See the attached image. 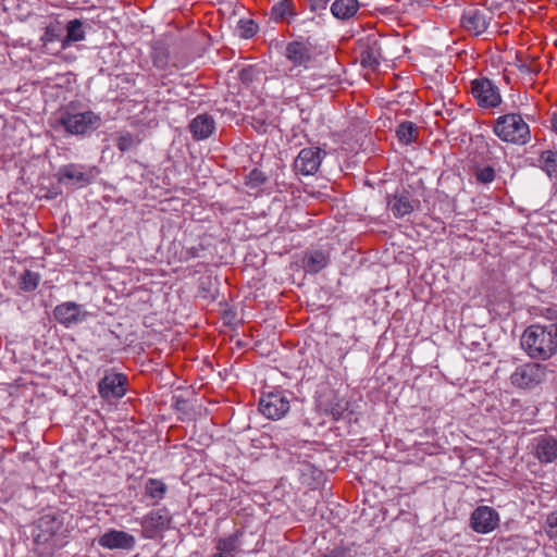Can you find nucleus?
<instances>
[{
  "label": "nucleus",
  "instance_id": "1",
  "mask_svg": "<svg viewBox=\"0 0 557 557\" xmlns=\"http://www.w3.org/2000/svg\"><path fill=\"white\" fill-rule=\"evenodd\" d=\"M520 342L531 359L546 361L557 354V323L530 325Z\"/></svg>",
  "mask_w": 557,
  "mask_h": 557
},
{
  "label": "nucleus",
  "instance_id": "2",
  "mask_svg": "<svg viewBox=\"0 0 557 557\" xmlns=\"http://www.w3.org/2000/svg\"><path fill=\"white\" fill-rule=\"evenodd\" d=\"M493 131L503 141L515 145H525L531 138L529 125L517 113L500 115L496 120Z\"/></svg>",
  "mask_w": 557,
  "mask_h": 557
},
{
  "label": "nucleus",
  "instance_id": "3",
  "mask_svg": "<svg viewBox=\"0 0 557 557\" xmlns=\"http://www.w3.org/2000/svg\"><path fill=\"white\" fill-rule=\"evenodd\" d=\"M290 396L285 391L264 394L259 400V410L268 419L280 420L289 411Z\"/></svg>",
  "mask_w": 557,
  "mask_h": 557
},
{
  "label": "nucleus",
  "instance_id": "4",
  "mask_svg": "<svg viewBox=\"0 0 557 557\" xmlns=\"http://www.w3.org/2000/svg\"><path fill=\"white\" fill-rule=\"evenodd\" d=\"M546 366L528 362L516 368L510 375L511 384L520 388H533L545 380Z\"/></svg>",
  "mask_w": 557,
  "mask_h": 557
},
{
  "label": "nucleus",
  "instance_id": "5",
  "mask_svg": "<svg viewBox=\"0 0 557 557\" xmlns=\"http://www.w3.org/2000/svg\"><path fill=\"white\" fill-rule=\"evenodd\" d=\"M471 94L481 108H496L502 103L499 89L494 83L481 77L471 82Z\"/></svg>",
  "mask_w": 557,
  "mask_h": 557
},
{
  "label": "nucleus",
  "instance_id": "6",
  "mask_svg": "<svg viewBox=\"0 0 557 557\" xmlns=\"http://www.w3.org/2000/svg\"><path fill=\"white\" fill-rule=\"evenodd\" d=\"M171 516L165 508L150 511L141 520V534L145 539H154L170 528Z\"/></svg>",
  "mask_w": 557,
  "mask_h": 557
},
{
  "label": "nucleus",
  "instance_id": "7",
  "mask_svg": "<svg viewBox=\"0 0 557 557\" xmlns=\"http://www.w3.org/2000/svg\"><path fill=\"white\" fill-rule=\"evenodd\" d=\"M492 17L493 13L487 9L469 8L461 16V25L468 32L479 36L487 29Z\"/></svg>",
  "mask_w": 557,
  "mask_h": 557
},
{
  "label": "nucleus",
  "instance_id": "8",
  "mask_svg": "<svg viewBox=\"0 0 557 557\" xmlns=\"http://www.w3.org/2000/svg\"><path fill=\"white\" fill-rule=\"evenodd\" d=\"M127 377L122 373H107L99 382L98 389L107 400L119 399L126 393Z\"/></svg>",
  "mask_w": 557,
  "mask_h": 557
},
{
  "label": "nucleus",
  "instance_id": "9",
  "mask_svg": "<svg viewBox=\"0 0 557 557\" xmlns=\"http://www.w3.org/2000/svg\"><path fill=\"white\" fill-rule=\"evenodd\" d=\"M285 55L288 61L293 63L289 69L290 76L299 75L300 71L297 70L299 66L307 69L312 61L311 49L304 42L292 41L286 46Z\"/></svg>",
  "mask_w": 557,
  "mask_h": 557
},
{
  "label": "nucleus",
  "instance_id": "10",
  "mask_svg": "<svg viewBox=\"0 0 557 557\" xmlns=\"http://www.w3.org/2000/svg\"><path fill=\"white\" fill-rule=\"evenodd\" d=\"M322 154H325V152L320 148H304L294 161V169L302 175H312L318 172L321 165Z\"/></svg>",
  "mask_w": 557,
  "mask_h": 557
},
{
  "label": "nucleus",
  "instance_id": "11",
  "mask_svg": "<svg viewBox=\"0 0 557 557\" xmlns=\"http://www.w3.org/2000/svg\"><path fill=\"white\" fill-rule=\"evenodd\" d=\"M98 544L111 550H133L136 546V539L125 531L110 529L99 536Z\"/></svg>",
  "mask_w": 557,
  "mask_h": 557
},
{
  "label": "nucleus",
  "instance_id": "12",
  "mask_svg": "<svg viewBox=\"0 0 557 557\" xmlns=\"http://www.w3.org/2000/svg\"><path fill=\"white\" fill-rule=\"evenodd\" d=\"M498 524V513L487 506L478 507L471 515V527L478 533H488Z\"/></svg>",
  "mask_w": 557,
  "mask_h": 557
},
{
  "label": "nucleus",
  "instance_id": "13",
  "mask_svg": "<svg viewBox=\"0 0 557 557\" xmlns=\"http://www.w3.org/2000/svg\"><path fill=\"white\" fill-rule=\"evenodd\" d=\"M100 116L92 111L72 113V135L90 134L100 126Z\"/></svg>",
  "mask_w": 557,
  "mask_h": 557
},
{
  "label": "nucleus",
  "instance_id": "14",
  "mask_svg": "<svg viewBox=\"0 0 557 557\" xmlns=\"http://www.w3.org/2000/svg\"><path fill=\"white\" fill-rule=\"evenodd\" d=\"M188 128L195 140H205L213 134L215 122L211 115L202 113L190 121Z\"/></svg>",
  "mask_w": 557,
  "mask_h": 557
},
{
  "label": "nucleus",
  "instance_id": "15",
  "mask_svg": "<svg viewBox=\"0 0 557 557\" xmlns=\"http://www.w3.org/2000/svg\"><path fill=\"white\" fill-rule=\"evenodd\" d=\"M418 200H411L409 193H397L387 197V207L393 212L394 216L403 218L410 214L417 205Z\"/></svg>",
  "mask_w": 557,
  "mask_h": 557
},
{
  "label": "nucleus",
  "instance_id": "16",
  "mask_svg": "<svg viewBox=\"0 0 557 557\" xmlns=\"http://www.w3.org/2000/svg\"><path fill=\"white\" fill-rule=\"evenodd\" d=\"M382 49L377 39L368 38L360 52V62L363 67L376 70L381 63Z\"/></svg>",
  "mask_w": 557,
  "mask_h": 557
},
{
  "label": "nucleus",
  "instance_id": "17",
  "mask_svg": "<svg viewBox=\"0 0 557 557\" xmlns=\"http://www.w3.org/2000/svg\"><path fill=\"white\" fill-rule=\"evenodd\" d=\"M535 456L542 463L557 460V440L550 435H543L536 440Z\"/></svg>",
  "mask_w": 557,
  "mask_h": 557
},
{
  "label": "nucleus",
  "instance_id": "18",
  "mask_svg": "<svg viewBox=\"0 0 557 557\" xmlns=\"http://www.w3.org/2000/svg\"><path fill=\"white\" fill-rule=\"evenodd\" d=\"M242 535V531H236L228 536L216 539L214 541L216 552L210 557H235V553L238 550L240 545L239 539Z\"/></svg>",
  "mask_w": 557,
  "mask_h": 557
},
{
  "label": "nucleus",
  "instance_id": "19",
  "mask_svg": "<svg viewBox=\"0 0 557 557\" xmlns=\"http://www.w3.org/2000/svg\"><path fill=\"white\" fill-rule=\"evenodd\" d=\"M330 262L329 255L322 250L307 251L302 259V268L306 273L317 274Z\"/></svg>",
  "mask_w": 557,
  "mask_h": 557
},
{
  "label": "nucleus",
  "instance_id": "20",
  "mask_svg": "<svg viewBox=\"0 0 557 557\" xmlns=\"http://www.w3.org/2000/svg\"><path fill=\"white\" fill-rule=\"evenodd\" d=\"M359 10L358 0H335L331 5L333 16L346 21L356 15Z\"/></svg>",
  "mask_w": 557,
  "mask_h": 557
},
{
  "label": "nucleus",
  "instance_id": "21",
  "mask_svg": "<svg viewBox=\"0 0 557 557\" xmlns=\"http://www.w3.org/2000/svg\"><path fill=\"white\" fill-rule=\"evenodd\" d=\"M99 174L96 166L72 165V185L84 187Z\"/></svg>",
  "mask_w": 557,
  "mask_h": 557
},
{
  "label": "nucleus",
  "instance_id": "22",
  "mask_svg": "<svg viewBox=\"0 0 557 557\" xmlns=\"http://www.w3.org/2000/svg\"><path fill=\"white\" fill-rule=\"evenodd\" d=\"M293 15H295L293 0H282L271 9V18L275 22L287 21V17Z\"/></svg>",
  "mask_w": 557,
  "mask_h": 557
},
{
  "label": "nucleus",
  "instance_id": "23",
  "mask_svg": "<svg viewBox=\"0 0 557 557\" xmlns=\"http://www.w3.org/2000/svg\"><path fill=\"white\" fill-rule=\"evenodd\" d=\"M396 135L400 143L409 145L417 140L419 128L414 123L406 121L397 126Z\"/></svg>",
  "mask_w": 557,
  "mask_h": 557
},
{
  "label": "nucleus",
  "instance_id": "24",
  "mask_svg": "<svg viewBox=\"0 0 557 557\" xmlns=\"http://www.w3.org/2000/svg\"><path fill=\"white\" fill-rule=\"evenodd\" d=\"M115 146L121 152H126L140 144V138L127 131H121L115 136Z\"/></svg>",
  "mask_w": 557,
  "mask_h": 557
},
{
  "label": "nucleus",
  "instance_id": "25",
  "mask_svg": "<svg viewBox=\"0 0 557 557\" xmlns=\"http://www.w3.org/2000/svg\"><path fill=\"white\" fill-rule=\"evenodd\" d=\"M542 169L549 177L557 178V151L545 150L540 156Z\"/></svg>",
  "mask_w": 557,
  "mask_h": 557
},
{
  "label": "nucleus",
  "instance_id": "26",
  "mask_svg": "<svg viewBox=\"0 0 557 557\" xmlns=\"http://www.w3.org/2000/svg\"><path fill=\"white\" fill-rule=\"evenodd\" d=\"M39 281L38 273L26 270L20 277V288L24 292H33L38 287Z\"/></svg>",
  "mask_w": 557,
  "mask_h": 557
},
{
  "label": "nucleus",
  "instance_id": "27",
  "mask_svg": "<svg viewBox=\"0 0 557 557\" xmlns=\"http://www.w3.org/2000/svg\"><path fill=\"white\" fill-rule=\"evenodd\" d=\"M166 492V485L156 479H149L146 483V494L151 498L161 499Z\"/></svg>",
  "mask_w": 557,
  "mask_h": 557
},
{
  "label": "nucleus",
  "instance_id": "28",
  "mask_svg": "<svg viewBox=\"0 0 557 557\" xmlns=\"http://www.w3.org/2000/svg\"><path fill=\"white\" fill-rule=\"evenodd\" d=\"M258 25L252 20H240L237 25L239 37L248 39L255 36Z\"/></svg>",
  "mask_w": 557,
  "mask_h": 557
},
{
  "label": "nucleus",
  "instance_id": "29",
  "mask_svg": "<svg viewBox=\"0 0 557 557\" xmlns=\"http://www.w3.org/2000/svg\"><path fill=\"white\" fill-rule=\"evenodd\" d=\"M87 28L91 29L88 23H84L79 18L72 20V42L83 40Z\"/></svg>",
  "mask_w": 557,
  "mask_h": 557
},
{
  "label": "nucleus",
  "instance_id": "30",
  "mask_svg": "<svg viewBox=\"0 0 557 557\" xmlns=\"http://www.w3.org/2000/svg\"><path fill=\"white\" fill-rule=\"evenodd\" d=\"M54 319L65 327L70 326V302H64L55 307L53 311Z\"/></svg>",
  "mask_w": 557,
  "mask_h": 557
},
{
  "label": "nucleus",
  "instance_id": "31",
  "mask_svg": "<svg viewBox=\"0 0 557 557\" xmlns=\"http://www.w3.org/2000/svg\"><path fill=\"white\" fill-rule=\"evenodd\" d=\"M517 67L523 74L537 75L541 72V66L534 61H525L517 59Z\"/></svg>",
  "mask_w": 557,
  "mask_h": 557
},
{
  "label": "nucleus",
  "instance_id": "32",
  "mask_svg": "<svg viewBox=\"0 0 557 557\" xmlns=\"http://www.w3.org/2000/svg\"><path fill=\"white\" fill-rule=\"evenodd\" d=\"M475 178L483 184H490L495 178V171L492 166H484L475 170Z\"/></svg>",
  "mask_w": 557,
  "mask_h": 557
},
{
  "label": "nucleus",
  "instance_id": "33",
  "mask_svg": "<svg viewBox=\"0 0 557 557\" xmlns=\"http://www.w3.org/2000/svg\"><path fill=\"white\" fill-rule=\"evenodd\" d=\"M545 531L550 539H557V512L547 516Z\"/></svg>",
  "mask_w": 557,
  "mask_h": 557
},
{
  "label": "nucleus",
  "instance_id": "34",
  "mask_svg": "<svg viewBox=\"0 0 557 557\" xmlns=\"http://www.w3.org/2000/svg\"><path fill=\"white\" fill-rule=\"evenodd\" d=\"M265 181H267L265 175L257 169H253L248 175V184L251 187H258V186L262 185Z\"/></svg>",
  "mask_w": 557,
  "mask_h": 557
},
{
  "label": "nucleus",
  "instance_id": "35",
  "mask_svg": "<svg viewBox=\"0 0 557 557\" xmlns=\"http://www.w3.org/2000/svg\"><path fill=\"white\" fill-rule=\"evenodd\" d=\"M91 314L74 302H72V323L86 320Z\"/></svg>",
  "mask_w": 557,
  "mask_h": 557
},
{
  "label": "nucleus",
  "instance_id": "36",
  "mask_svg": "<svg viewBox=\"0 0 557 557\" xmlns=\"http://www.w3.org/2000/svg\"><path fill=\"white\" fill-rule=\"evenodd\" d=\"M348 409L347 401H339L331 408V414L334 419L338 420L343 417V413Z\"/></svg>",
  "mask_w": 557,
  "mask_h": 557
},
{
  "label": "nucleus",
  "instance_id": "37",
  "mask_svg": "<svg viewBox=\"0 0 557 557\" xmlns=\"http://www.w3.org/2000/svg\"><path fill=\"white\" fill-rule=\"evenodd\" d=\"M325 557H351V555L346 547H335Z\"/></svg>",
  "mask_w": 557,
  "mask_h": 557
},
{
  "label": "nucleus",
  "instance_id": "38",
  "mask_svg": "<svg viewBox=\"0 0 557 557\" xmlns=\"http://www.w3.org/2000/svg\"><path fill=\"white\" fill-rule=\"evenodd\" d=\"M308 1H309L310 10L317 12V11L325 10L327 3L331 0H308Z\"/></svg>",
  "mask_w": 557,
  "mask_h": 557
},
{
  "label": "nucleus",
  "instance_id": "39",
  "mask_svg": "<svg viewBox=\"0 0 557 557\" xmlns=\"http://www.w3.org/2000/svg\"><path fill=\"white\" fill-rule=\"evenodd\" d=\"M60 177L59 183L60 184H66V182L70 180V168L64 165L60 169Z\"/></svg>",
  "mask_w": 557,
  "mask_h": 557
},
{
  "label": "nucleus",
  "instance_id": "40",
  "mask_svg": "<svg viewBox=\"0 0 557 557\" xmlns=\"http://www.w3.org/2000/svg\"><path fill=\"white\" fill-rule=\"evenodd\" d=\"M60 122L62 124V126L64 127V131L66 133H70V113L69 112H64L60 119Z\"/></svg>",
  "mask_w": 557,
  "mask_h": 557
},
{
  "label": "nucleus",
  "instance_id": "41",
  "mask_svg": "<svg viewBox=\"0 0 557 557\" xmlns=\"http://www.w3.org/2000/svg\"><path fill=\"white\" fill-rule=\"evenodd\" d=\"M60 194L59 190H57V188H52L51 190H48L47 194L45 195L46 198H49V199H54L57 198V196Z\"/></svg>",
  "mask_w": 557,
  "mask_h": 557
},
{
  "label": "nucleus",
  "instance_id": "42",
  "mask_svg": "<svg viewBox=\"0 0 557 557\" xmlns=\"http://www.w3.org/2000/svg\"><path fill=\"white\" fill-rule=\"evenodd\" d=\"M65 36L63 38V46L67 45L70 42V23L65 25Z\"/></svg>",
  "mask_w": 557,
  "mask_h": 557
},
{
  "label": "nucleus",
  "instance_id": "43",
  "mask_svg": "<svg viewBox=\"0 0 557 557\" xmlns=\"http://www.w3.org/2000/svg\"><path fill=\"white\" fill-rule=\"evenodd\" d=\"M552 127L557 133V112L552 117Z\"/></svg>",
  "mask_w": 557,
  "mask_h": 557
}]
</instances>
